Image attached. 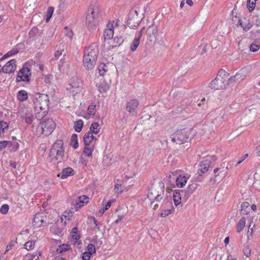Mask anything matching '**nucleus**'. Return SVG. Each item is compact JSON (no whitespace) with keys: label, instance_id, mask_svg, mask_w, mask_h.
<instances>
[{"label":"nucleus","instance_id":"69168bd1","mask_svg":"<svg viewBox=\"0 0 260 260\" xmlns=\"http://www.w3.org/2000/svg\"><path fill=\"white\" fill-rule=\"evenodd\" d=\"M7 141L6 140L0 141V151L7 147Z\"/></svg>","mask_w":260,"mask_h":260},{"label":"nucleus","instance_id":"c9c22d12","mask_svg":"<svg viewBox=\"0 0 260 260\" xmlns=\"http://www.w3.org/2000/svg\"><path fill=\"white\" fill-rule=\"evenodd\" d=\"M83 122L82 120L75 121L74 127L77 132H80L83 128Z\"/></svg>","mask_w":260,"mask_h":260},{"label":"nucleus","instance_id":"c756f323","mask_svg":"<svg viewBox=\"0 0 260 260\" xmlns=\"http://www.w3.org/2000/svg\"><path fill=\"white\" fill-rule=\"evenodd\" d=\"M243 253L247 257H249L251 254V248L250 247L248 242L244 245Z\"/></svg>","mask_w":260,"mask_h":260},{"label":"nucleus","instance_id":"bb28decb","mask_svg":"<svg viewBox=\"0 0 260 260\" xmlns=\"http://www.w3.org/2000/svg\"><path fill=\"white\" fill-rule=\"evenodd\" d=\"M71 146H72L75 149H77L78 146V136L76 134H74L72 135L71 138Z\"/></svg>","mask_w":260,"mask_h":260},{"label":"nucleus","instance_id":"f3484780","mask_svg":"<svg viewBox=\"0 0 260 260\" xmlns=\"http://www.w3.org/2000/svg\"><path fill=\"white\" fill-rule=\"evenodd\" d=\"M94 140L95 142L97 138L93 136L91 132H87L83 137V141L85 146H89Z\"/></svg>","mask_w":260,"mask_h":260},{"label":"nucleus","instance_id":"338daca9","mask_svg":"<svg viewBox=\"0 0 260 260\" xmlns=\"http://www.w3.org/2000/svg\"><path fill=\"white\" fill-rule=\"evenodd\" d=\"M19 145L18 143L16 141H14L12 147L11 148V150L13 151H17L19 148Z\"/></svg>","mask_w":260,"mask_h":260},{"label":"nucleus","instance_id":"f8f14e48","mask_svg":"<svg viewBox=\"0 0 260 260\" xmlns=\"http://www.w3.org/2000/svg\"><path fill=\"white\" fill-rule=\"evenodd\" d=\"M96 60L84 55L83 62L84 68L87 70H92L96 64Z\"/></svg>","mask_w":260,"mask_h":260},{"label":"nucleus","instance_id":"72a5a7b5","mask_svg":"<svg viewBox=\"0 0 260 260\" xmlns=\"http://www.w3.org/2000/svg\"><path fill=\"white\" fill-rule=\"evenodd\" d=\"M21 117L28 124H31L33 121V115L30 113H25V115H22Z\"/></svg>","mask_w":260,"mask_h":260},{"label":"nucleus","instance_id":"a18cd8bd","mask_svg":"<svg viewBox=\"0 0 260 260\" xmlns=\"http://www.w3.org/2000/svg\"><path fill=\"white\" fill-rule=\"evenodd\" d=\"M81 83L80 82V80L78 79H76V82L72 83L70 84V87L69 88L70 89L72 88H77L79 89L81 87Z\"/></svg>","mask_w":260,"mask_h":260},{"label":"nucleus","instance_id":"49530a36","mask_svg":"<svg viewBox=\"0 0 260 260\" xmlns=\"http://www.w3.org/2000/svg\"><path fill=\"white\" fill-rule=\"evenodd\" d=\"M39 30L37 27H34L29 32L28 35L29 38H33L34 39L35 37L39 33Z\"/></svg>","mask_w":260,"mask_h":260},{"label":"nucleus","instance_id":"c85d7f7f","mask_svg":"<svg viewBox=\"0 0 260 260\" xmlns=\"http://www.w3.org/2000/svg\"><path fill=\"white\" fill-rule=\"evenodd\" d=\"M250 204L248 202H243L241 206V212L244 214H248L249 212L250 209L249 208Z\"/></svg>","mask_w":260,"mask_h":260},{"label":"nucleus","instance_id":"9b49d317","mask_svg":"<svg viewBox=\"0 0 260 260\" xmlns=\"http://www.w3.org/2000/svg\"><path fill=\"white\" fill-rule=\"evenodd\" d=\"M139 102L138 100L134 99L127 102L126 104V110L129 113L136 112L137 109L139 106Z\"/></svg>","mask_w":260,"mask_h":260},{"label":"nucleus","instance_id":"0eeeda50","mask_svg":"<svg viewBox=\"0 0 260 260\" xmlns=\"http://www.w3.org/2000/svg\"><path fill=\"white\" fill-rule=\"evenodd\" d=\"M47 218L46 216L44 215L42 213H38L35 215L34 220L32 222V226L35 228H38L41 226H46L48 225V222H47L45 219Z\"/></svg>","mask_w":260,"mask_h":260},{"label":"nucleus","instance_id":"c03bdc74","mask_svg":"<svg viewBox=\"0 0 260 260\" xmlns=\"http://www.w3.org/2000/svg\"><path fill=\"white\" fill-rule=\"evenodd\" d=\"M9 127V124L4 121L0 120V134L5 133V130H7Z\"/></svg>","mask_w":260,"mask_h":260},{"label":"nucleus","instance_id":"37998d69","mask_svg":"<svg viewBox=\"0 0 260 260\" xmlns=\"http://www.w3.org/2000/svg\"><path fill=\"white\" fill-rule=\"evenodd\" d=\"M198 186V184L195 182L190 184L187 188V189H188V192L189 193H193L197 189Z\"/></svg>","mask_w":260,"mask_h":260},{"label":"nucleus","instance_id":"e2e57ef3","mask_svg":"<svg viewBox=\"0 0 260 260\" xmlns=\"http://www.w3.org/2000/svg\"><path fill=\"white\" fill-rule=\"evenodd\" d=\"M37 111L38 115L36 116V117L38 118H43L44 116H46L48 113V112L46 110V109L44 111H43L42 113L41 112H39L38 110Z\"/></svg>","mask_w":260,"mask_h":260},{"label":"nucleus","instance_id":"4468645a","mask_svg":"<svg viewBox=\"0 0 260 260\" xmlns=\"http://www.w3.org/2000/svg\"><path fill=\"white\" fill-rule=\"evenodd\" d=\"M157 33V28L155 25L149 26L146 30V35L150 39V41H152V38H155V35Z\"/></svg>","mask_w":260,"mask_h":260},{"label":"nucleus","instance_id":"1a4fd4ad","mask_svg":"<svg viewBox=\"0 0 260 260\" xmlns=\"http://www.w3.org/2000/svg\"><path fill=\"white\" fill-rule=\"evenodd\" d=\"M16 60L13 59L8 61L2 68L3 72L6 74L14 73L16 69Z\"/></svg>","mask_w":260,"mask_h":260},{"label":"nucleus","instance_id":"052dcab7","mask_svg":"<svg viewBox=\"0 0 260 260\" xmlns=\"http://www.w3.org/2000/svg\"><path fill=\"white\" fill-rule=\"evenodd\" d=\"M91 255L90 253L85 251L82 253V258L83 260H89Z\"/></svg>","mask_w":260,"mask_h":260},{"label":"nucleus","instance_id":"58836bf2","mask_svg":"<svg viewBox=\"0 0 260 260\" xmlns=\"http://www.w3.org/2000/svg\"><path fill=\"white\" fill-rule=\"evenodd\" d=\"M140 40L139 39V38H135L134 39L130 46L131 51H134L137 49V47L140 44Z\"/></svg>","mask_w":260,"mask_h":260},{"label":"nucleus","instance_id":"8fccbe9b","mask_svg":"<svg viewBox=\"0 0 260 260\" xmlns=\"http://www.w3.org/2000/svg\"><path fill=\"white\" fill-rule=\"evenodd\" d=\"M54 11V8L52 7H50L48 8L46 14V22H48L50 18H51L53 13Z\"/></svg>","mask_w":260,"mask_h":260},{"label":"nucleus","instance_id":"e433bc0d","mask_svg":"<svg viewBox=\"0 0 260 260\" xmlns=\"http://www.w3.org/2000/svg\"><path fill=\"white\" fill-rule=\"evenodd\" d=\"M179 191H180V193L182 194V201L184 202L187 201L192 194L191 193H189L187 189L185 190H179Z\"/></svg>","mask_w":260,"mask_h":260},{"label":"nucleus","instance_id":"6ab92c4d","mask_svg":"<svg viewBox=\"0 0 260 260\" xmlns=\"http://www.w3.org/2000/svg\"><path fill=\"white\" fill-rule=\"evenodd\" d=\"M188 177L185 176L179 175L176 179V183L178 187H183L187 183Z\"/></svg>","mask_w":260,"mask_h":260},{"label":"nucleus","instance_id":"603ef678","mask_svg":"<svg viewBox=\"0 0 260 260\" xmlns=\"http://www.w3.org/2000/svg\"><path fill=\"white\" fill-rule=\"evenodd\" d=\"M237 77H236V75L233 76H231V77L229 78H226V83L227 85H230L234 84L236 82H239L238 80H237Z\"/></svg>","mask_w":260,"mask_h":260},{"label":"nucleus","instance_id":"a211bd4d","mask_svg":"<svg viewBox=\"0 0 260 260\" xmlns=\"http://www.w3.org/2000/svg\"><path fill=\"white\" fill-rule=\"evenodd\" d=\"M157 194H160L159 186H152L148 190L147 197L150 201H152Z\"/></svg>","mask_w":260,"mask_h":260},{"label":"nucleus","instance_id":"7c9ffc66","mask_svg":"<svg viewBox=\"0 0 260 260\" xmlns=\"http://www.w3.org/2000/svg\"><path fill=\"white\" fill-rule=\"evenodd\" d=\"M246 219L245 217H242L238 222L237 226V232L238 233L241 232L245 226Z\"/></svg>","mask_w":260,"mask_h":260},{"label":"nucleus","instance_id":"412c9836","mask_svg":"<svg viewBox=\"0 0 260 260\" xmlns=\"http://www.w3.org/2000/svg\"><path fill=\"white\" fill-rule=\"evenodd\" d=\"M96 86L101 93L106 92L109 89V85L105 81L97 84Z\"/></svg>","mask_w":260,"mask_h":260},{"label":"nucleus","instance_id":"cd10ccee","mask_svg":"<svg viewBox=\"0 0 260 260\" xmlns=\"http://www.w3.org/2000/svg\"><path fill=\"white\" fill-rule=\"evenodd\" d=\"M101 126L97 122H93L91 124L90 127V131L92 134H97L99 133Z\"/></svg>","mask_w":260,"mask_h":260},{"label":"nucleus","instance_id":"39448f33","mask_svg":"<svg viewBox=\"0 0 260 260\" xmlns=\"http://www.w3.org/2000/svg\"><path fill=\"white\" fill-rule=\"evenodd\" d=\"M41 125L42 133L48 136L50 135L54 130L55 123L52 119L47 118L44 122L40 123Z\"/></svg>","mask_w":260,"mask_h":260},{"label":"nucleus","instance_id":"ea45409f","mask_svg":"<svg viewBox=\"0 0 260 260\" xmlns=\"http://www.w3.org/2000/svg\"><path fill=\"white\" fill-rule=\"evenodd\" d=\"M19 74H21L22 76H23V78H24V76H27L29 79L30 76L31 75V73L30 70L28 68H23L19 71Z\"/></svg>","mask_w":260,"mask_h":260},{"label":"nucleus","instance_id":"4d7b16f0","mask_svg":"<svg viewBox=\"0 0 260 260\" xmlns=\"http://www.w3.org/2000/svg\"><path fill=\"white\" fill-rule=\"evenodd\" d=\"M87 249L88 250V252L92 254L94 253H95V248L94 245L92 244H88L87 246Z\"/></svg>","mask_w":260,"mask_h":260},{"label":"nucleus","instance_id":"b1692460","mask_svg":"<svg viewBox=\"0 0 260 260\" xmlns=\"http://www.w3.org/2000/svg\"><path fill=\"white\" fill-rule=\"evenodd\" d=\"M18 100L20 102H24L28 99V94L24 90H19L17 94Z\"/></svg>","mask_w":260,"mask_h":260},{"label":"nucleus","instance_id":"393cba45","mask_svg":"<svg viewBox=\"0 0 260 260\" xmlns=\"http://www.w3.org/2000/svg\"><path fill=\"white\" fill-rule=\"evenodd\" d=\"M210 161L208 160H205L202 162V164L200 165V168L199 170L201 171L202 173H204L206 172L209 168Z\"/></svg>","mask_w":260,"mask_h":260},{"label":"nucleus","instance_id":"f704fd0d","mask_svg":"<svg viewBox=\"0 0 260 260\" xmlns=\"http://www.w3.org/2000/svg\"><path fill=\"white\" fill-rule=\"evenodd\" d=\"M124 41V39L121 37H115L113 39L114 44L112 46V48H116L119 46Z\"/></svg>","mask_w":260,"mask_h":260},{"label":"nucleus","instance_id":"f03ea898","mask_svg":"<svg viewBox=\"0 0 260 260\" xmlns=\"http://www.w3.org/2000/svg\"><path fill=\"white\" fill-rule=\"evenodd\" d=\"M29 96L34 102L36 111H38L39 109L41 111L48 109L49 98L47 94L35 93V94L29 93Z\"/></svg>","mask_w":260,"mask_h":260},{"label":"nucleus","instance_id":"0e129e2a","mask_svg":"<svg viewBox=\"0 0 260 260\" xmlns=\"http://www.w3.org/2000/svg\"><path fill=\"white\" fill-rule=\"evenodd\" d=\"M52 77L51 75H45L44 78V82L46 84H49L51 83V79Z\"/></svg>","mask_w":260,"mask_h":260},{"label":"nucleus","instance_id":"6e6552de","mask_svg":"<svg viewBox=\"0 0 260 260\" xmlns=\"http://www.w3.org/2000/svg\"><path fill=\"white\" fill-rule=\"evenodd\" d=\"M136 14L132 15L131 13L128 15V20L127 21V25L130 28L133 29H136L139 25L140 21L138 17L137 12L136 11H135Z\"/></svg>","mask_w":260,"mask_h":260},{"label":"nucleus","instance_id":"aec40b11","mask_svg":"<svg viewBox=\"0 0 260 260\" xmlns=\"http://www.w3.org/2000/svg\"><path fill=\"white\" fill-rule=\"evenodd\" d=\"M182 200V194L180 193L179 190H175L173 193V200L176 206L181 204V201Z\"/></svg>","mask_w":260,"mask_h":260},{"label":"nucleus","instance_id":"2eb2a0df","mask_svg":"<svg viewBox=\"0 0 260 260\" xmlns=\"http://www.w3.org/2000/svg\"><path fill=\"white\" fill-rule=\"evenodd\" d=\"M249 73V70L247 68H243L241 69L237 74H236V77H237V80L239 82L244 80Z\"/></svg>","mask_w":260,"mask_h":260},{"label":"nucleus","instance_id":"a878e982","mask_svg":"<svg viewBox=\"0 0 260 260\" xmlns=\"http://www.w3.org/2000/svg\"><path fill=\"white\" fill-rule=\"evenodd\" d=\"M159 189L160 190V194H157L152 201H150L151 204H152L155 201L159 202L162 199L164 195V190L161 187V183H159Z\"/></svg>","mask_w":260,"mask_h":260},{"label":"nucleus","instance_id":"864d4df0","mask_svg":"<svg viewBox=\"0 0 260 260\" xmlns=\"http://www.w3.org/2000/svg\"><path fill=\"white\" fill-rule=\"evenodd\" d=\"M174 209H166L162 211V212L160 213V216L162 217H166L167 216L171 214L174 211Z\"/></svg>","mask_w":260,"mask_h":260},{"label":"nucleus","instance_id":"dca6fc26","mask_svg":"<svg viewBox=\"0 0 260 260\" xmlns=\"http://www.w3.org/2000/svg\"><path fill=\"white\" fill-rule=\"evenodd\" d=\"M74 171L71 167H67L62 170V171L61 173H59L57 175L58 177H60L61 179H64L68 177L69 176H71L74 175Z\"/></svg>","mask_w":260,"mask_h":260},{"label":"nucleus","instance_id":"4be33fe9","mask_svg":"<svg viewBox=\"0 0 260 260\" xmlns=\"http://www.w3.org/2000/svg\"><path fill=\"white\" fill-rule=\"evenodd\" d=\"M260 48V42L259 39L256 38L249 46V49L251 52L257 51Z\"/></svg>","mask_w":260,"mask_h":260},{"label":"nucleus","instance_id":"13d9d810","mask_svg":"<svg viewBox=\"0 0 260 260\" xmlns=\"http://www.w3.org/2000/svg\"><path fill=\"white\" fill-rule=\"evenodd\" d=\"M78 200L81 203H87L88 202V197L85 195L80 196L78 197Z\"/></svg>","mask_w":260,"mask_h":260},{"label":"nucleus","instance_id":"4c0bfd02","mask_svg":"<svg viewBox=\"0 0 260 260\" xmlns=\"http://www.w3.org/2000/svg\"><path fill=\"white\" fill-rule=\"evenodd\" d=\"M94 149V145L91 146H85L83 149V153L87 156H91Z\"/></svg>","mask_w":260,"mask_h":260},{"label":"nucleus","instance_id":"774afa93","mask_svg":"<svg viewBox=\"0 0 260 260\" xmlns=\"http://www.w3.org/2000/svg\"><path fill=\"white\" fill-rule=\"evenodd\" d=\"M91 218L93 219V223L95 224V229H97L98 230L100 231V227L99 225H101V224L98 221V220L96 219V218L94 217H91Z\"/></svg>","mask_w":260,"mask_h":260},{"label":"nucleus","instance_id":"680f3d73","mask_svg":"<svg viewBox=\"0 0 260 260\" xmlns=\"http://www.w3.org/2000/svg\"><path fill=\"white\" fill-rule=\"evenodd\" d=\"M114 189L115 190V191L117 192V193L119 194L122 192L123 187L121 184H116L115 185Z\"/></svg>","mask_w":260,"mask_h":260},{"label":"nucleus","instance_id":"423d86ee","mask_svg":"<svg viewBox=\"0 0 260 260\" xmlns=\"http://www.w3.org/2000/svg\"><path fill=\"white\" fill-rule=\"evenodd\" d=\"M99 52L98 45L96 43H92L90 45L85 48L84 55L89 57V58L97 59Z\"/></svg>","mask_w":260,"mask_h":260},{"label":"nucleus","instance_id":"20e7f679","mask_svg":"<svg viewBox=\"0 0 260 260\" xmlns=\"http://www.w3.org/2000/svg\"><path fill=\"white\" fill-rule=\"evenodd\" d=\"M228 76L227 72L222 69L220 70L216 78L210 83V87L215 90L225 88L227 85L226 78Z\"/></svg>","mask_w":260,"mask_h":260},{"label":"nucleus","instance_id":"6e6d98bb","mask_svg":"<svg viewBox=\"0 0 260 260\" xmlns=\"http://www.w3.org/2000/svg\"><path fill=\"white\" fill-rule=\"evenodd\" d=\"M9 209V206L7 204H4L2 206L0 209V212L2 214H6L8 212Z\"/></svg>","mask_w":260,"mask_h":260},{"label":"nucleus","instance_id":"f257e3e1","mask_svg":"<svg viewBox=\"0 0 260 260\" xmlns=\"http://www.w3.org/2000/svg\"><path fill=\"white\" fill-rule=\"evenodd\" d=\"M99 9L95 5H90L87 11L85 24L89 30L95 29L98 22Z\"/></svg>","mask_w":260,"mask_h":260},{"label":"nucleus","instance_id":"a19ab883","mask_svg":"<svg viewBox=\"0 0 260 260\" xmlns=\"http://www.w3.org/2000/svg\"><path fill=\"white\" fill-rule=\"evenodd\" d=\"M244 21L243 23V25L242 26V28L243 30L247 31L249 30L253 26L252 24L250 23L248 20H246L245 18L244 19Z\"/></svg>","mask_w":260,"mask_h":260},{"label":"nucleus","instance_id":"5fc2aeb1","mask_svg":"<svg viewBox=\"0 0 260 260\" xmlns=\"http://www.w3.org/2000/svg\"><path fill=\"white\" fill-rule=\"evenodd\" d=\"M255 3L256 2L254 1L251 2L250 0H247V7L248 8L249 11L251 12L254 9L255 7Z\"/></svg>","mask_w":260,"mask_h":260},{"label":"nucleus","instance_id":"9d476101","mask_svg":"<svg viewBox=\"0 0 260 260\" xmlns=\"http://www.w3.org/2000/svg\"><path fill=\"white\" fill-rule=\"evenodd\" d=\"M64 156V149L57 150L54 152V155L52 156L50 161L53 164H57V167L60 163L62 162V160Z\"/></svg>","mask_w":260,"mask_h":260},{"label":"nucleus","instance_id":"473e14b6","mask_svg":"<svg viewBox=\"0 0 260 260\" xmlns=\"http://www.w3.org/2000/svg\"><path fill=\"white\" fill-rule=\"evenodd\" d=\"M70 249V245L68 244H62L59 245L57 248L56 252L58 253H62V252L67 251Z\"/></svg>","mask_w":260,"mask_h":260},{"label":"nucleus","instance_id":"bf43d9fd","mask_svg":"<svg viewBox=\"0 0 260 260\" xmlns=\"http://www.w3.org/2000/svg\"><path fill=\"white\" fill-rule=\"evenodd\" d=\"M17 243V238L15 240H12L7 245L6 247V252L9 251L12 248V247L14 246L15 244Z\"/></svg>","mask_w":260,"mask_h":260},{"label":"nucleus","instance_id":"79ce46f5","mask_svg":"<svg viewBox=\"0 0 260 260\" xmlns=\"http://www.w3.org/2000/svg\"><path fill=\"white\" fill-rule=\"evenodd\" d=\"M96 105L92 103L90 104L87 109L88 113L90 115H94L96 112Z\"/></svg>","mask_w":260,"mask_h":260},{"label":"nucleus","instance_id":"ddd939ff","mask_svg":"<svg viewBox=\"0 0 260 260\" xmlns=\"http://www.w3.org/2000/svg\"><path fill=\"white\" fill-rule=\"evenodd\" d=\"M63 142L61 140H56L53 144L51 149L50 150L49 156L54 155V152L57 150H64Z\"/></svg>","mask_w":260,"mask_h":260},{"label":"nucleus","instance_id":"2f4dec72","mask_svg":"<svg viewBox=\"0 0 260 260\" xmlns=\"http://www.w3.org/2000/svg\"><path fill=\"white\" fill-rule=\"evenodd\" d=\"M99 73L101 76H104L108 71L106 64L101 63L98 67Z\"/></svg>","mask_w":260,"mask_h":260},{"label":"nucleus","instance_id":"7ed1b4c3","mask_svg":"<svg viewBox=\"0 0 260 260\" xmlns=\"http://www.w3.org/2000/svg\"><path fill=\"white\" fill-rule=\"evenodd\" d=\"M192 129L189 128H184L178 129L171 135L172 141L178 144H182L187 142L191 140L193 135L191 134Z\"/></svg>","mask_w":260,"mask_h":260},{"label":"nucleus","instance_id":"3c124183","mask_svg":"<svg viewBox=\"0 0 260 260\" xmlns=\"http://www.w3.org/2000/svg\"><path fill=\"white\" fill-rule=\"evenodd\" d=\"M77 232H78V228L77 227H74V228H73V229L72 230V232H71V233L72 234V237L73 239L76 240L79 239L80 238V235H77Z\"/></svg>","mask_w":260,"mask_h":260},{"label":"nucleus","instance_id":"de8ad7c7","mask_svg":"<svg viewBox=\"0 0 260 260\" xmlns=\"http://www.w3.org/2000/svg\"><path fill=\"white\" fill-rule=\"evenodd\" d=\"M16 81L17 82H19L20 81L29 82L30 81V79H29L27 76H24V78H23V76H22L21 74H19V72L17 76Z\"/></svg>","mask_w":260,"mask_h":260},{"label":"nucleus","instance_id":"09e8293b","mask_svg":"<svg viewBox=\"0 0 260 260\" xmlns=\"http://www.w3.org/2000/svg\"><path fill=\"white\" fill-rule=\"evenodd\" d=\"M35 242L34 241H28L24 244V248L27 250H30L34 247Z\"/></svg>","mask_w":260,"mask_h":260},{"label":"nucleus","instance_id":"5701e85b","mask_svg":"<svg viewBox=\"0 0 260 260\" xmlns=\"http://www.w3.org/2000/svg\"><path fill=\"white\" fill-rule=\"evenodd\" d=\"M114 34V28L113 26L111 28H107L104 32V40H109L113 38Z\"/></svg>","mask_w":260,"mask_h":260}]
</instances>
